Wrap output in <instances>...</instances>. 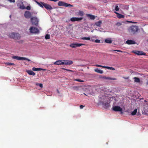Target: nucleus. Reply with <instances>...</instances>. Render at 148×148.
I'll use <instances>...</instances> for the list:
<instances>
[{
  "instance_id": "obj_1",
  "label": "nucleus",
  "mask_w": 148,
  "mask_h": 148,
  "mask_svg": "<svg viewBox=\"0 0 148 148\" xmlns=\"http://www.w3.org/2000/svg\"><path fill=\"white\" fill-rule=\"evenodd\" d=\"M147 101L144 100L143 98H139V105L141 103V105L143 104L145 106L144 107V111H142L143 114L148 115V103H146Z\"/></svg>"
},
{
  "instance_id": "obj_2",
  "label": "nucleus",
  "mask_w": 148,
  "mask_h": 148,
  "mask_svg": "<svg viewBox=\"0 0 148 148\" xmlns=\"http://www.w3.org/2000/svg\"><path fill=\"white\" fill-rule=\"evenodd\" d=\"M100 102L102 103L103 107L105 108H108L110 105L109 101L108 98H107L105 96H103Z\"/></svg>"
},
{
  "instance_id": "obj_3",
  "label": "nucleus",
  "mask_w": 148,
  "mask_h": 148,
  "mask_svg": "<svg viewBox=\"0 0 148 148\" xmlns=\"http://www.w3.org/2000/svg\"><path fill=\"white\" fill-rule=\"evenodd\" d=\"M8 36L10 38L14 39H19L21 38L20 34L18 33H10L9 34Z\"/></svg>"
},
{
  "instance_id": "obj_4",
  "label": "nucleus",
  "mask_w": 148,
  "mask_h": 148,
  "mask_svg": "<svg viewBox=\"0 0 148 148\" xmlns=\"http://www.w3.org/2000/svg\"><path fill=\"white\" fill-rule=\"evenodd\" d=\"M31 20L33 25L37 26L38 24V20L36 17H32L31 18Z\"/></svg>"
},
{
  "instance_id": "obj_5",
  "label": "nucleus",
  "mask_w": 148,
  "mask_h": 148,
  "mask_svg": "<svg viewBox=\"0 0 148 148\" xmlns=\"http://www.w3.org/2000/svg\"><path fill=\"white\" fill-rule=\"evenodd\" d=\"M58 5L60 6H64L66 7H73V5L62 1H59L58 4Z\"/></svg>"
},
{
  "instance_id": "obj_6",
  "label": "nucleus",
  "mask_w": 148,
  "mask_h": 148,
  "mask_svg": "<svg viewBox=\"0 0 148 148\" xmlns=\"http://www.w3.org/2000/svg\"><path fill=\"white\" fill-rule=\"evenodd\" d=\"M13 59H15L18 60H27L28 62L31 61V60L25 57L18 56H13L12 57Z\"/></svg>"
},
{
  "instance_id": "obj_7",
  "label": "nucleus",
  "mask_w": 148,
  "mask_h": 148,
  "mask_svg": "<svg viewBox=\"0 0 148 148\" xmlns=\"http://www.w3.org/2000/svg\"><path fill=\"white\" fill-rule=\"evenodd\" d=\"M138 30V27L136 26H132L130 27V32L132 34H134Z\"/></svg>"
},
{
  "instance_id": "obj_8",
  "label": "nucleus",
  "mask_w": 148,
  "mask_h": 148,
  "mask_svg": "<svg viewBox=\"0 0 148 148\" xmlns=\"http://www.w3.org/2000/svg\"><path fill=\"white\" fill-rule=\"evenodd\" d=\"M30 32L32 33H38L39 32L38 29L34 27H31L29 29Z\"/></svg>"
},
{
  "instance_id": "obj_9",
  "label": "nucleus",
  "mask_w": 148,
  "mask_h": 148,
  "mask_svg": "<svg viewBox=\"0 0 148 148\" xmlns=\"http://www.w3.org/2000/svg\"><path fill=\"white\" fill-rule=\"evenodd\" d=\"M112 110L116 112H122V109L119 106H115L112 108Z\"/></svg>"
},
{
  "instance_id": "obj_10",
  "label": "nucleus",
  "mask_w": 148,
  "mask_h": 148,
  "mask_svg": "<svg viewBox=\"0 0 148 148\" xmlns=\"http://www.w3.org/2000/svg\"><path fill=\"white\" fill-rule=\"evenodd\" d=\"M18 6L21 9H24L25 8V7L24 5V4L22 2H19L17 3Z\"/></svg>"
},
{
  "instance_id": "obj_11",
  "label": "nucleus",
  "mask_w": 148,
  "mask_h": 148,
  "mask_svg": "<svg viewBox=\"0 0 148 148\" xmlns=\"http://www.w3.org/2000/svg\"><path fill=\"white\" fill-rule=\"evenodd\" d=\"M64 65H70L73 63V62L71 60H63Z\"/></svg>"
},
{
  "instance_id": "obj_12",
  "label": "nucleus",
  "mask_w": 148,
  "mask_h": 148,
  "mask_svg": "<svg viewBox=\"0 0 148 148\" xmlns=\"http://www.w3.org/2000/svg\"><path fill=\"white\" fill-rule=\"evenodd\" d=\"M83 19V17H72L71 18L70 21L72 22H74L75 21H80Z\"/></svg>"
},
{
  "instance_id": "obj_13",
  "label": "nucleus",
  "mask_w": 148,
  "mask_h": 148,
  "mask_svg": "<svg viewBox=\"0 0 148 148\" xmlns=\"http://www.w3.org/2000/svg\"><path fill=\"white\" fill-rule=\"evenodd\" d=\"M44 7L47 10H52L53 9L52 7L50 5L45 3H42Z\"/></svg>"
},
{
  "instance_id": "obj_14",
  "label": "nucleus",
  "mask_w": 148,
  "mask_h": 148,
  "mask_svg": "<svg viewBox=\"0 0 148 148\" xmlns=\"http://www.w3.org/2000/svg\"><path fill=\"white\" fill-rule=\"evenodd\" d=\"M24 16L26 18H29L31 17V14L29 11H26L25 12Z\"/></svg>"
},
{
  "instance_id": "obj_15",
  "label": "nucleus",
  "mask_w": 148,
  "mask_h": 148,
  "mask_svg": "<svg viewBox=\"0 0 148 148\" xmlns=\"http://www.w3.org/2000/svg\"><path fill=\"white\" fill-rule=\"evenodd\" d=\"M54 64L56 65H64L63 61V60H57L54 63Z\"/></svg>"
},
{
  "instance_id": "obj_16",
  "label": "nucleus",
  "mask_w": 148,
  "mask_h": 148,
  "mask_svg": "<svg viewBox=\"0 0 148 148\" xmlns=\"http://www.w3.org/2000/svg\"><path fill=\"white\" fill-rule=\"evenodd\" d=\"M126 44L128 45H132L136 44L135 42L132 40H127L126 42Z\"/></svg>"
},
{
  "instance_id": "obj_17",
  "label": "nucleus",
  "mask_w": 148,
  "mask_h": 148,
  "mask_svg": "<svg viewBox=\"0 0 148 148\" xmlns=\"http://www.w3.org/2000/svg\"><path fill=\"white\" fill-rule=\"evenodd\" d=\"M26 72L30 75L34 76L35 75V73L31 70H27Z\"/></svg>"
},
{
  "instance_id": "obj_18",
  "label": "nucleus",
  "mask_w": 148,
  "mask_h": 148,
  "mask_svg": "<svg viewBox=\"0 0 148 148\" xmlns=\"http://www.w3.org/2000/svg\"><path fill=\"white\" fill-rule=\"evenodd\" d=\"M112 40L111 38H108L105 40V42L107 43L111 44L112 43Z\"/></svg>"
},
{
  "instance_id": "obj_19",
  "label": "nucleus",
  "mask_w": 148,
  "mask_h": 148,
  "mask_svg": "<svg viewBox=\"0 0 148 148\" xmlns=\"http://www.w3.org/2000/svg\"><path fill=\"white\" fill-rule=\"evenodd\" d=\"M86 16L90 18V19L91 20H94L95 18V17L94 16L90 14H87Z\"/></svg>"
},
{
  "instance_id": "obj_20",
  "label": "nucleus",
  "mask_w": 148,
  "mask_h": 148,
  "mask_svg": "<svg viewBox=\"0 0 148 148\" xmlns=\"http://www.w3.org/2000/svg\"><path fill=\"white\" fill-rule=\"evenodd\" d=\"M102 78L103 79H110V80H116V78L106 77V76H103V77H102Z\"/></svg>"
},
{
  "instance_id": "obj_21",
  "label": "nucleus",
  "mask_w": 148,
  "mask_h": 148,
  "mask_svg": "<svg viewBox=\"0 0 148 148\" xmlns=\"http://www.w3.org/2000/svg\"><path fill=\"white\" fill-rule=\"evenodd\" d=\"M95 72L99 73L100 74H102L103 73V71L102 70L99 69L98 68H97L95 70Z\"/></svg>"
},
{
  "instance_id": "obj_22",
  "label": "nucleus",
  "mask_w": 148,
  "mask_h": 148,
  "mask_svg": "<svg viewBox=\"0 0 148 148\" xmlns=\"http://www.w3.org/2000/svg\"><path fill=\"white\" fill-rule=\"evenodd\" d=\"M102 24V21H99L95 23V25L97 26L100 27L101 24Z\"/></svg>"
},
{
  "instance_id": "obj_23",
  "label": "nucleus",
  "mask_w": 148,
  "mask_h": 148,
  "mask_svg": "<svg viewBox=\"0 0 148 148\" xmlns=\"http://www.w3.org/2000/svg\"><path fill=\"white\" fill-rule=\"evenodd\" d=\"M117 17L119 18H124L125 16L119 13L118 15H117Z\"/></svg>"
},
{
  "instance_id": "obj_24",
  "label": "nucleus",
  "mask_w": 148,
  "mask_h": 148,
  "mask_svg": "<svg viewBox=\"0 0 148 148\" xmlns=\"http://www.w3.org/2000/svg\"><path fill=\"white\" fill-rule=\"evenodd\" d=\"M70 46L72 48H75L77 47L76 43H72L70 45Z\"/></svg>"
},
{
  "instance_id": "obj_25",
  "label": "nucleus",
  "mask_w": 148,
  "mask_h": 148,
  "mask_svg": "<svg viewBox=\"0 0 148 148\" xmlns=\"http://www.w3.org/2000/svg\"><path fill=\"white\" fill-rule=\"evenodd\" d=\"M78 14L81 16H83L84 15V13L83 11L79 10L78 12Z\"/></svg>"
},
{
  "instance_id": "obj_26",
  "label": "nucleus",
  "mask_w": 148,
  "mask_h": 148,
  "mask_svg": "<svg viewBox=\"0 0 148 148\" xmlns=\"http://www.w3.org/2000/svg\"><path fill=\"white\" fill-rule=\"evenodd\" d=\"M104 68H106L108 69H110L112 70H115V69L112 67H110L109 66H106L104 67Z\"/></svg>"
},
{
  "instance_id": "obj_27",
  "label": "nucleus",
  "mask_w": 148,
  "mask_h": 148,
  "mask_svg": "<svg viewBox=\"0 0 148 148\" xmlns=\"http://www.w3.org/2000/svg\"><path fill=\"white\" fill-rule=\"evenodd\" d=\"M37 3L38 5L39 6H40V7H41L42 8H43V5L42 4V3H43V2H41V3H40L39 2L36 1H35Z\"/></svg>"
},
{
  "instance_id": "obj_28",
  "label": "nucleus",
  "mask_w": 148,
  "mask_h": 148,
  "mask_svg": "<svg viewBox=\"0 0 148 148\" xmlns=\"http://www.w3.org/2000/svg\"><path fill=\"white\" fill-rule=\"evenodd\" d=\"M137 112V109H135L134 111L132 112H131V114L132 115H134L136 114Z\"/></svg>"
},
{
  "instance_id": "obj_29",
  "label": "nucleus",
  "mask_w": 148,
  "mask_h": 148,
  "mask_svg": "<svg viewBox=\"0 0 148 148\" xmlns=\"http://www.w3.org/2000/svg\"><path fill=\"white\" fill-rule=\"evenodd\" d=\"M81 39L83 40H90V37H84L81 38Z\"/></svg>"
},
{
  "instance_id": "obj_30",
  "label": "nucleus",
  "mask_w": 148,
  "mask_h": 148,
  "mask_svg": "<svg viewBox=\"0 0 148 148\" xmlns=\"http://www.w3.org/2000/svg\"><path fill=\"white\" fill-rule=\"evenodd\" d=\"M132 52L137 54L138 56H139V51H132Z\"/></svg>"
},
{
  "instance_id": "obj_31",
  "label": "nucleus",
  "mask_w": 148,
  "mask_h": 148,
  "mask_svg": "<svg viewBox=\"0 0 148 148\" xmlns=\"http://www.w3.org/2000/svg\"><path fill=\"white\" fill-rule=\"evenodd\" d=\"M74 81H77V82H84V80H81L79 79H74Z\"/></svg>"
},
{
  "instance_id": "obj_32",
  "label": "nucleus",
  "mask_w": 148,
  "mask_h": 148,
  "mask_svg": "<svg viewBox=\"0 0 148 148\" xmlns=\"http://www.w3.org/2000/svg\"><path fill=\"white\" fill-rule=\"evenodd\" d=\"M115 10L116 11H119V8L118 7V4L116 5V7H115Z\"/></svg>"
},
{
  "instance_id": "obj_33",
  "label": "nucleus",
  "mask_w": 148,
  "mask_h": 148,
  "mask_svg": "<svg viewBox=\"0 0 148 148\" xmlns=\"http://www.w3.org/2000/svg\"><path fill=\"white\" fill-rule=\"evenodd\" d=\"M36 85L37 86H39L41 88H42L43 87V85L42 84H39V83H36Z\"/></svg>"
},
{
  "instance_id": "obj_34",
  "label": "nucleus",
  "mask_w": 148,
  "mask_h": 148,
  "mask_svg": "<svg viewBox=\"0 0 148 148\" xmlns=\"http://www.w3.org/2000/svg\"><path fill=\"white\" fill-rule=\"evenodd\" d=\"M145 53L142 51H139V55H145Z\"/></svg>"
},
{
  "instance_id": "obj_35",
  "label": "nucleus",
  "mask_w": 148,
  "mask_h": 148,
  "mask_svg": "<svg viewBox=\"0 0 148 148\" xmlns=\"http://www.w3.org/2000/svg\"><path fill=\"white\" fill-rule=\"evenodd\" d=\"M45 38L46 39H49L50 38V36L49 34H47L45 36Z\"/></svg>"
},
{
  "instance_id": "obj_36",
  "label": "nucleus",
  "mask_w": 148,
  "mask_h": 148,
  "mask_svg": "<svg viewBox=\"0 0 148 148\" xmlns=\"http://www.w3.org/2000/svg\"><path fill=\"white\" fill-rule=\"evenodd\" d=\"M134 81L136 82H139V78L136 77H134Z\"/></svg>"
},
{
  "instance_id": "obj_37",
  "label": "nucleus",
  "mask_w": 148,
  "mask_h": 148,
  "mask_svg": "<svg viewBox=\"0 0 148 148\" xmlns=\"http://www.w3.org/2000/svg\"><path fill=\"white\" fill-rule=\"evenodd\" d=\"M77 46V47H80L82 45H85V44H79V43H76Z\"/></svg>"
},
{
  "instance_id": "obj_38",
  "label": "nucleus",
  "mask_w": 148,
  "mask_h": 148,
  "mask_svg": "<svg viewBox=\"0 0 148 148\" xmlns=\"http://www.w3.org/2000/svg\"><path fill=\"white\" fill-rule=\"evenodd\" d=\"M62 69L63 70H66V71H69L72 72H73V71L71 70L70 69H66L64 68H62Z\"/></svg>"
},
{
  "instance_id": "obj_39",
  "label": "nucleus",
  "mask_w": 148,
  "mask_h": 148,
  "mask_svg": "<svg viewBox=\"0 0 148 148\" xmlns=\"http://www.w3.org/2000/svg\"><path fill=\"white\" fill-rule=\"evenodd\" d=\"M45 69H42L40 68H37V71H44L45 70Z\"/></svg>"
},
{
  "instance_id": "obj_40",
  "label": "nucleus",
  "mask_w": 148,
  "mask_h": 148,
  "mask_svg": "<svg viewBox=\"0 0 148 148\" xmlns=\"http://www.w3.org/2000/svg\"><path fill=\"white\" fill-rule=\"evenodd\" d=\"M100 41H101L99 39H96L95 41V42L98 43H100Z\"/></svg>"
},
{
  "instance_id": "obj_41",
  "label": "nucleus",
  "mask_w": 148,
  "mask_h": 148,
  "mask_svg": "<svg viewBox=\"0 0 148 148\" xmlns=\"http://www.w3.org/2000/svg\"><path fill=\"white\" fill-rule=\"evenodd\" d=\"M112 51H117L120 52H122V51H121L119 50H112Z\"/></svg>"
},
{
  "instance_id": "obj_42",
  "label": "nucleus",
  "mask_w": 148,
  "mask_h": 148,
  "mask_svg": "<svg viewBox=\"0 0 148 148\" xmlns=\"http://www.w3.org/2000/svg\"><path fill=\"white\" fill-rule=\"evenodd\" d=\"M116 25L117 26H120L121 25V23L120 22H118L116 23Z\"/></svg>"
},
{
  "instance_id": "obj_43",
  "label": "nucleus",
  "mask_w": 148,
  "mask_h": 148,
  "mask_svg": "<svg viewBox=\"0 0 148 148\" xmlns=\"http://www.w3.org/2000/svg\"><path fill=\"white\" fill-rule=\"evenodd\" d=\"M28 10H30L31 9V8L29 6H27L25 8Z\"/></svg>"
},
{
  "instance_id": "obj_44",
  "label": "nucleus",
  "mask_w": 148,
  "mask_h": 148,
  "mask_svg": "<svg viewBox=\"0 0 148 148\" xmlns=\"http://www.w3.org/2000/svg\"><path fill=\"white\" fill-rule=\"evenodd\" d=\"M32 70L33 71H37V68L35 67H33L32 68Z\"/></svg>"
},
{
  "instance_id": "obj_45",
  "label": "nucleus",
  "mask_w": 148,
  "mask_h": 148,
  "mask_svg": "<svg viewBox=\"0 0 148 148\" xmlns=\"http://www.w3.org/2000/svg\"><path fill=\"white\" fill-rule=\"evenodd\" d=\"M7 64L8 65H14V64L13 63H8Z\"/></svg>"
},
{
  "instance_id": "obj_46",
  "label": "nucleus",
  "mask_w": 148,
  "mask_h": 148,
  "mask_svg": "<svg viewBox=\"0 0 148 148\" xmlns=\"http://www.w3.org/2000/svg\"><path fill=\"white\" fill-rule=\"evenodd\" d=\"M8 1H9L10 2H14L15 0H8Z\"/></svg>"
},
{
  "instance_id": "obj_47",
  "label": "nucleus",
  "mask_w": 148,
  "mask_h": 148,
  "mask_svg": "<svg viewBox=\"0 0 148 148\" xmlns=\"http://www.w3.org/2000/svg\"><path fill=\"white\" fill-rule=\"evenodd\" d=\"M84 106H83L82 105H81L80 106V108L81 109H82Z\"/></svg>"
},
{
  "instance_id": "obj_48",
  "label": "nucleus",
  "mask_w": 148,
  "mask_h": 148,
  "mask_svg": "<svg viewBox=\"0 0 148 148\" xmlns=\"http://www.w3.org/2000/svg\"><path fill=\"white\" fill-rule=\"evenodd\" d=\"M104 67H105V66H101V65H99V66L98 67H101L104 68Z\"/></svg>"
},
{
  "instance_id": "obj_49",
  "label": "nucleus",
  "mask_w": 148,
  "mask_h": 148,
  "mask_svg": "<svg viewBox=\"0 0 148 148\" xmlns=\"http://www.w3.org/2000/svg\"><path fill=\"white\" fill-rule=\"evenodd\" d=\"M114 12L117 15V16L118 15V14H119V13H118L115 11Z\"/></svg>"
},
{
  "instance_id": "obj_50",
  "label": "nucleus",
  "mask_w": 148,
  "mask_h": 148,
  "mask_svg": "<svg viewBox=\"0 0 148 148\" xmlns=\"http://www.w3.org/2000/svg\"><path fill=\"white\" fill-rule=\"evenodd\" d=\"M99 64H96V66H97V67H99Z\"/></svg>"
},
{
  "instance_id": "obj_51",
  "label": "nucleus",
  "mask_w": 148,
  "mask_h": 148,
  "mask_svg": "<svg viewBox=\"0 0 148 148\" xmlns=\"http://www.w3.org/2000/svg\"><path fill=\"white\" fill-rule=\"evenodd\" d=\"M57 92L58 93H59V90H57Z\"/></svg>"
},
{
  "instance_id": "obj_52",
  "label": "nucleus",
  "mask_w": 148,
  "mask_h": 148,
  "mask_svg": "<svg viewBox=\"0 0 148 148\" xmlns=\"http://www.w3.org/2000/svg\"><path fill=\"white\" fill-rule=\"evenodd\" d=\"M147 84H148V81L147 82Z\"/></svg>"
},
{
  "instance_id": "obj_53",
  "label": "nucleus",
  "mask_w": 148,
  "mask_h": 148,
  "mask_svg": "<svg viewBox=\"0 0 148 148\" xmlns=\"http://www.w3.org/2000/svg\"><path fill=\"white\" fill-rule=\"evenodd\" d=\"M139 82H140V80H139Z\"/></svg>"
}]
</instances>
